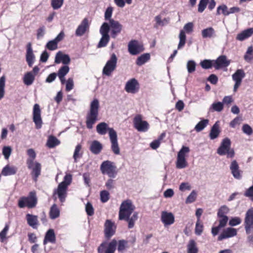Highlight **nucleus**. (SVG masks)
Returning <instances> with one entry per match:
<instances>
[{"label":"nucleus","mask_w":253,"mask_h":253,"mask_svg":"<svg viewBox=\"0 0 253 253\" xmlns=\"http://www.w3.org/2000/svg\"><path fill=\"white\" fill-rule=\"evenodd\" d=\"M102 148V145L100 142L94 140L90 144V150L93 154L97 155L100 153Z\"/></svg>","instance_id":"2f4dec72"},{"label":"nucleus","mask_w":253,"mask_h":253,"mask_svg":"<svg viewBox=\"0 0 253 253\" xmlns=\"http://www.w3.org/2000/svg\"><path fill=\"white\" fill-rule=\"evenodd\" d=\"M27 154L28 156V158L27 160L26 163L31 164L32 163L35 162L34 160L36 157V153L35 150L30 148L27 150Z\"/></svg>","instance_id":"49530a36"},{"label":"nucleus","mask_w":253,"mask_h":253,"mask_svg":"<svg viewBox=\"0 0 253 253\" xmlns=\"http://www.w3.org/2000/svg\"><path fill=\"white\" fill-rule=\"evenodd\" d=\"M64 0H51V6L54 9L60 8L63 5Z\"/></svg>","instance_id":"69168bd1"},{"label":"nucleus","mask_w":253,"mask_h":253,"mask_svg":"<svg viewBox=\"0 0 253 253\" xmlns=\"http://www.w3.org/2000/svg\"><path fill=\"white\" fill-rule=\"evenodd\" d=\"M245 228L247 234L253 232V207L250 209L246 212Z\"/></svg>","instance_id":"ddd939ff"},{"label":"nucleus","mask_w":253,"mask_h":253,"mask_svg":"<svg viewBox=\"0 0 253 253\" xmlns=\"http://www.w3.org/2000/svg\"><path fill=\"white\" fill-rule=\"evenodd\" d=\"M203 225L200 221V219H197L195 229V234L198 236L201 235L203 232Z\"/></svg>","instance_id":"603ef678"},{"label":"nucleus","mask_w":253,"mask_h":253,"mask_svg":"<svg viewBox=\"0 0 253 253\" xmlns=\"http://www.w3.org/2000/svg\"><path fill=\"white\" fill-rule=\"evenodd\" d=\"M197 195L196 191L193 190L186 198L185 203L186 204H190L194 202L196 199Z\"/></svg>","instance_id":"052dcab7"},{"label":"nucleus","mask_w":253,"mask_h":253,"mask_svg":"<svg viewBox=\"0 0 253 253\" xmlns=\"http://www.w3.org/2000/svg\"><path fill=\"white\" fill-rule=\"evenodd\" d=\"M198 248L194 240H190L187 245V253H198Z\"/></svg>","instance_id":"ea45409f"},{"label":"nucleus","mask_w":253,"mask_h":253,"mask_svg":"<svg viewBox=\"0 0 253 253\" xmlns=\"http://www.w3.org/2000/svg\"><path fill=\"white\" fill-rule=\"evenodd\" d=\"M253 52V46H249L248 48V49H247L246 54L244 55V59L246 61L249 62L253 59V56H252Z\"/></svg>","instance_id":"13d9d810"},{"label":"nucleus","mask_w":253,"mask_h":253,"mask_svg":"<svg viewBox=\"0 0 253 253\" xmlns=\"http://www.w3.org/2000/svg\"><path fill=\"white\" fill-rule=\"evenodd\" d=\"M28 168L32 170L31 174L32 175L35 181H37L38 177L41 174V164L37 162H34L31 164H27Z\"/></svg>","instance_id":"412c9836"},{"label":"nucleus","mask_w":253,"mask_h":253,"mask_svg":"<svg viewBox=\"0 0 253 253\" xmlns=\"http://www.w3.org/2000/svg\"><path fill=\"white\" fill-rule=\"evenodd\" d=\"M116 226L114 222L107 219L104 224V231L106 237L110 238L115 233Z\"/></svg>","instance_id":"aec40b11"},{"label":"nucleus","mask_w":253,"mask_h":253,"mask_svg":"<svg viewBox=\"0 0 253 253\" xmlns=\"http://www.w3.org/2000/svg\"><path fill=\"white\" fill-rule=\"evenodd\" d=\"M216 152L219 155L226 156V158L228 159H232L235 155V151L231 147V141L228 137L224 138L222 140Z\"/></svg>","instance_id":"7ed1b4c3"},{"label":"nucleus","mask_w":253,"mask_h":253,"mask_svg":"<svg viewBox=\"0 0 253 253\" xmlns=\"http://www.w3.org/2000/svg\"><path fill=\"white\" fill-rule=\"evenodd\" d=\"M222 13L224 16L229 15V8L225 4L219 5L217 8L216 14L219 15Z\"/></svg>","instance_id":"8fccbe9b"},{"label":"nucleus","mask_w":253,"mask_h":253,"mask_svg":"<svg viewBox=\"0 0 253 253\" xmlns=\"http://www.w3.org/2000/svg\"><path fill=\"white\" fill-rule=\"evenodd\" d=\"M194 24L192 22H189L186 24L183 27V29L180 31L179 35V42L178 44V49H180L184 47L186 43V35L191 33L193 31Z\"/></svg>","instance_id":"1a4fd4ad"},{"label":"nucleus","mask_w":253,"mask_h":253,"mask_svg":"<svg viewBox=\"0 0 253 253\" xmlns=\"http://www.w3.org/2000/svg\"><path fill=\"white\" fill-rule=\"evenodd\" d=\"M200 65L203 69H210L212 66L214 67L213 60L205 59L200 62Z\"/></svg>","instance_id":"3c124183"},{"label":"nucleus","mask_w":253,"mask_h":253,"mask_svg":"<svg viewBox=\"0 0 253 253\" xmlns=\"http://www.w3.org/2000/svg\"><path fill=\"white\" fill-rule=\"evenodd\" d=\"M59 144L60 141L55 137L51 135L48 138L46 145L49 148H52L58 145Z\"/></svg>","instance_id":"c03bdc74"},{"label":"nucleus","mask_w":253,"mask_h":253,"mask_svg":"<svg viewBox=\"0 0 253 253\" xmlns=\"http://www.w3.org/2000/svg\"><path fill=\"white\" fill-rule=\"evenodd\" d=\"M5 78L4 76L0 78V100L1 99L4 95Z\"/></svg>","instance_id":"5fc2aeb1"},{"label":"nucleus","mask_w":253,"mask_h":253,"mask_svg":"<svg viewBox=\"0 0 253 253\" xmlns=\"http://www.w3.org/2000/svg\"><path fill=\"white\" fill-rule=\"evenodd\" d=\"M143 50L142 45L137 41H131L128 44V50L131 55L138 54L143 51Z\"/></svg>","instance_id":"a211bd4d"},{"label":"nucleus","mask_w":253,"mask_h":253,"mask_svg":"<svg viewBox=\"0 0 253 253\" xmlns=\"http://www.w3.org/2000/svg\"><path fill=\"white\" fill-rule=\"evenodd\" d=\"M45 47L50 50H55L58 48V43L53 39L47 42Z\"/></svg>","instance_id":"6e6d98bb"},{"label":"nucleus","mask_w":253,"mask_h":253,"mask_svg":"<svg viewBox=\"0 0 253 253\" xmlns=\"http://www.w3.org/2000/svg\"><path fill=\"white\" fill-rule=\"evenodd\" d=\"M115 130L113 128L109 127L108 125L105 122L99 123L96 126V131L100 135H105L107 132L110 137L111 130Z\"/></svg>","instance_id":"bb28decb"},{"label":"nucleus","mask_w":253,"mask_h":253,"mask_svg":"<svg viewBox=\"0 0 253 253\" xmlns=\"http://www.w3.org/2000/svg\"><path fill=\"white\" fill-rule=\"evenodd\" d=\"M245 77V73L242 69H238L232 76L233 80L235 82L234 91L236 92L241 85L243 79Z\"/></svg>","instance_id":"6ab92c4d"},{"label":"nucleus","mask_w":253,"mask_h":253,"mask_svg":"<svg viewBox=\"0 0 253 253\" xmlns=\"http://www.w3.org/2000/svg\"><path fill=\"white\" fill-rule=\"evenodd\" d=\"M109 138L112 151L115 154L119 155L120 153V149L118 142L117 132L115 130H111Z\"/></svg>","instance_id":"dca6fc26"},{"label":"nucleus","mask_w":253,"mask_h":253,"mask_svg":"<svg viewBox=\"0 0 253 253\" xmlns=\"http://www.w3.org/2000/svg\"><path fill=\"white\" fill-rule=\"evenodd\" d=\"M26 219L29 226L34 229H37L38 225V216L30 213L26 214Z\"/></svg>","instance_id":"473e14b6"},{"label":"nucleus","mask_w":253,"mask_h":253,"mask_svg":"<svg viewBox=\"0 0 253 253\" xmlns=\"http://www.w3.org/2000/svg\"><path fill=\"white\" fill-rule=\"evenodd\" d=\"M100 169L103 174L107 175L110 178H115L118 173L115 163L109 160L103 162Z\"/></svg>","instance_id":"39448f33"},{"label":"nucleus","mask_w":253,"mask_h":253,"mask_svg":"<svg viewBox=\"0 0 253 253\" xmlns=\"http://www.w3.org/2000/svg\"><path fill=\"white\" fill-rule=\"evenodd\" d=\"M237 231L236 229L231 227L224 229L222 233L218 236V240L221 241L224 239L231 238L237 235Z\"/></svg>","instance_id":"a878e982"},{"label":"nucleus","mask_w":253,"mask_h":253,"mask_svg":"<svg viewBox=\"0 0 253 253\" xmlns=\"http://www.w3.org/2000/svg\"><path fill=\"white\" fill-rule=\"evenodd\" d=\"M35 79V75L32 72H28L24 75L23 81L24 84L27 85L29 86L33 84Z\"/></svg>","instance_id":"f704fd0d"},{"label":"nucleus","mask_w":253,"mask_h":253,"mask_svg":"<svg viewBox=\"0 0 253 253\" xmlns=\"http://www.w3.org/2000/svg\"><path fill=\"white\" fill-rule=\"evenodd\" d=\"M114 2L118 7L123 8L125 6L126 2L130 4L132 3V0H114Z\"/></svg>","instance_id":"338daca9"},{"label":"nucleus","mask_w":253,"mask_h":253,"mask_svg":"<svg viewBox=\"0 0 253 253\" xmlns=\"http://www.w3.org/2000/svg\"><path fill=\"white\" fill-rule=\"evenodd\" d=\"M72 175L71 174H67L64 177V180L60 183L57 188L54 189L53 197L55 199L58 197L61 203L65 201L67 195L68 187L71 183Z\"/></svg>","instance_id":"f257e3e1"},{"label":"nucleus","mask_w":253,"mask_h":253,"mask_svg":"<svg viewBox=\"0 0 253 253\" xmlns=\"http://www.w3.org/2000/svg\"><path fill=\"white\" fill-rule=\"evenodd\" d=\"M230 169L235 178L237 179H241V171L239 169V165L236 160H233L231 162L230 165Z\"/></svg>","instance_id":"393cba45"},{"label":"nucleus","mask_w":253,"mask_h":253,"mask_svg":"<svg viewBox=\"0 0 253 253\" xmlns=\"http://www.w3.org/2000/svg\"><path fill=\"white\" fill-rule=\"evenodd\" d=\"M60 211L56 204H53L50 210L49 216L52 219H54L59 216Z\"/></svg>","instance_id":"a19ab883"},{"label":"nucleus","mask_w":253,"mask_h":253,"mask_svg":"<svg viewBox=\"0 0 253 253\" xmlns=\"http://www.w3.org/2000/svg\"><path fill=\"white\" fill-rule=\"evenodd\" d=\"M139 89V84L134 78L131 79L126 82L125 89L127 93L134 94L137 92Z\"/></svg>","instance_id":"2eb2a0df"},{"label":"nucleus","mask_w":253,"mask_h":253,"mask_svg":"<svg viewBox=\"0 0 253 253\" xmlns=\"http://www.w3.org/2000/svg\"><path fill=\"white\" fill-rule=\"evenodd\" d=\"M26 59L29 66L32 67L35 61V56L30 42L28 43L26 46Z\"/></svg>","instance_id":"b1692460"},{"label":"nucleus","mask_w":253,"mask_h":253,"mask_svg":"<svg viewBox=\"0 0 253 253\" xmlns=\"http://www.w3.org/2000/svg\"><path fill=\"white\" fill-rule=\"evenodd\" d=\"M82 146L81 144H78L75 149V151L73 155V158L75 162H77L78 159L81 158L83 155V151H82Z\"/></svg>","instance_id":"37998d69"},{"label":"nucleus","mask_w":253,"mask_h":253,"mask_svg":"<svg viewBox=\"0 0 253 253\" xmlns=\"http://www.w3.org/2000/svg\"><path fill=\"white\" fill-rule=\"evenodd\" d=\"M74 86V81L73 78H70L66 82V90L69 91L71 90Z\"/></svg>","instance_id":"774afa93"},{"label":"nucleus","mask_w":253,"mask_h":253,"mask_svg":"<svg viewBox=\"0 0 253 253\" xmlns=\"http://www.w3.org/2000/svg\"><path fill=\"white\" fill-rule=\"evenodd\" d=\"M12 148L10 146H4L2 148V153L3 155L4 158L8 160L11 154Z\"/></svg>","instance_id":"bf43d9fd"},{"label":"nucleus","mask_w":253,"mask_h":253,"mask_svg":"<svg viewBox=\"0 0 253 253\" xmlns=\"http://www.w3.org/2000/svg\"><path fill=\"white\" fill-rule=\"evenodd\" d=\"M187 69L189 73H192L195 71L196 63L194 60H189L187 63Z\"/></svg>","instance_id":"680f3d73"},{"label":"nucleus","mask_w":253,"mask_h":253,"mask_svg":"<svg viewBox=\"0 0 253 253\" xmlns=\"http://www.w3.org/2000/svg\"><path fill=\"white\" fill-rule=\"evenodd\" d=\"M109 30H111V35L113 38H116L123 29V25L118 21L110 19L109 23Z\"/></svg>","instance_id":"4468645a"},{"label":"nucleus","mask_w":253,"mask_h":253,"mask_svg":"<svg viewBox=\"0 0 253 253\" xmlns=\"http://www.w3.org/2000/svg\"><path fill=\"white\" fill-rule=\"evenodd\" d=\"M117 241L113 239L110 243L104 242L98 248V253H114L116 249Z\"/></svg>","instance_id":"9d476101"},{"label":"nucleus","mask_w":253,"mask_h":253,"mask_svg":"<svg viewBox=\"0 0 253 253\" xmlns=\"http://www.w3.org/2000/svg\"><path fill=\"white\" fill-rule=\"evenodd\" d=\"M71 61L69 56L67 54H63L61 51H58L55 57V62L59 64L62 62L65 65H67L70 63Z\"/></svg>","instance_id":"cd10ccee"},{"label":"nucleus","mask_w":253,"mask_h":253,"mask_svg":"<svg viewBox=\"0 0 253 253\" xmlns=\"http://www.w3.org/2000/svg\"><path fill=\"white\" fill-rule=\"evenodd\" d=\"M213 63L215 69L218 70L227 67L230 64V61L227 59L225 56L221 55L218 57L216 60H213Z\"/></svg>","instance_id":"5701e85b"},{"label":"nucleus","mask_w":253,"mask_h":253,"mask_svg":"<svg viewBox=\"0 0 253 253\" xmlns=\"http://www.w3.org/2000/svg\"><path fill=\"white\" fill-rule=\"evenodd\" d=\"M69 67L67 65L61 67L58 70L57 75L58 76H65L69 72Z\"/></svg>","instance_id":"e2e57ef3"},{"label":"nucleus","mask_w":253,"mask_h":253,"mask_svg":"<svg viewBox=\"0 0 253 253\" xmlns=\"http://www.w3.org/2000/svg\"><path fill=\"white\" fill-rule=\"evenodd\" d=\"M201 35L204 39H211L216 36L215 31L211 27H208L202 30Z\"/></svg>","instance_id":"7c9ffc66"},{"label":"nucleus","mask_w":253,"mask_h":253,"mask_svg":"<svg viewBox=\"0 0 253 253\" xmlns=\"http://www.w3.org/2000/svg\"><path fill=\"white\" fill-rule=\"evenodd\" d=\"M33 120V122L35 124L36 128H41L42 126V121L41 117V110L40 106L38 104H35L34 105Z\"/></svg>","instance_id":"f8f14e48"},{"label":"nucleus","mask_w":253,"mask_h":253,"mask_svg":"<svg viewBox=\"0 0 253 253\" xmlns=\"http://www.w3.org/2000/svg\"><path fill=\"white\" fill-rule=\"evenodd\" d=\"M223 108V103L221 102H214L212 104L210 107V110L214 111L221 112Z\"/></svg>","instance_id":"864d4df0"},{"label":"nucleus","mask_w":253,"mask_h":253,"mask_svg":"<svg viewBox=\"0 0 253 253\" xmlns=\"http://www.w3.org/2000/svg\"><path fill=\"white\" fill-rule=\"evenodd\" d=\"M17 171V168L9 165L5 166L1 170V174L3 176H8L15 174Z\"/></svg>","instance_id":"72a5a7b5"},{"label":"nucleus","mask_w":253,"mask_h":253,"mask_svg":"<svg viewBox=\"0 0 253 253\" xmlns=\"http://www.w3.org/2000/svg\"><path fill=\"white\" fill-rule=\"evenodd\" d=\"M163 14L164 13L162 12L159 15H157L155 17L156 26H164L167 25L169 23L170 20L169 18L167 17L162 19V16Z\"/></svg>","instance_id":"c9c22d12"},{"label":"nucleus","mask_w":253,"mask_h":253,"mask_svg":"<svg viewBox=\"0 0 253 253\" xmlns=\"http://www.w3.org/2000/svg\"><path fill=\"white\" fill-rule=\"evenodd\" d=\"M253 35V28H250L242 31L236 36V39L239 41H243L250 38Z\"/></svg>","instance_id":"c85d7f7f"},{"label":"nucleus","mask_w":253,"mask_h":253,"mask_svg":"<svg viewBox=\"0 0 253 253\" xmlns=\"http://www.w3.org/2000/svg\"><path fill=\"white\" fill-rule=\"evenodd\" d=\"M229 211V208L226 206H221L218 210L217 212L218 216H226V214L228 213Z\"/></svg>","instance_id":"0e129e2a"},{"label":"nucleus","mask_w":253,"mask_h":253,"mask_svg":"<svg viewBox=\"0 0 253 253\" xmlns=\"http://www.w3.org/2000/svg\"><path fill=\"white\" fill-rule=\"evenodd\" d=\"M190 151V148L187 146H183L177 153V157L187 159Z\"/></svg>","instance_id":"a18cd8bd"},{"label":"nucleus","mask_w":253,"mask_h":253,"mask_svg":"<svg viewBox=\"0 0 253 253\" xmlns=\"http://www.w3.org/2000/svg\"><path fill=\"white\" fill-rule=\"evenodd\" d=\"M37 203V198L36 192L33 191L30 192L27 197H22L18 201V206L20 208L25 207L28 208L35 207Z\"/></svg>","instance_id":"423d86ee"},{"label":"nucleus","mask_w":253,"mask_h":253,"mask_svg":"<svg viewBox=\"0 0 253 253\" xmlns=\"http://www.w3.org/2000/svg\"><path fill=\"white\" fill-rule=\"evenodd\" d=\"M117 63V57L115 53H113L103 67L102 74L108 77L111 76L116 68Z\"/></svg>","instance_id":"6e6552de"},{"label":"nucleus","mask_w":253,"mask_h":253,"mask_svg":"<svg viewBox=\"0 0 253 253\" xmlns=\"http://www.w3.org/2000/svg\"><path fill=\"white\" fill-rule=\"evenodd\" d=\"M137 219L138 213L137 212H134L132 213V215L131 217H130V216H128L123 220H125L128 222V228L131 229L133 227L134 223Z\"/></svg>","instance_id":"4c0bfd02"},{"label":"nucleus","mask_w":253,"mask_h":253,"mask_svg":"<svg viewBox=\"0 0 253 253\" xmlns=\"http://www.w3.org/2000/svg\"><path fill=\"white\" fill-rule=\"evenodd\" d=\"M100 200L102 203L107 202L110 199V194L107 190H102L100 193Z\"/></svg>","instance_id":"4d7b16f0"},{"label":"nucleus","mask_w":253,"mask_h":253,"mask_svg":"<svg viewBox=\"0 0 253 253\" xmlns=\"http://www.w3.org/2000/svg\"><path fill=\"white\" fill-rule=\"evenodd\" d=\"M133 126L134 128L140 132H146L149 128V125L146 121L142 120L140 115H137L133 119Z\"/></svg>","instance_id":"9b49d317"},{"label":"nucleus","mask_w":253,"mask_h":253,"mask_svg":"<svg viewBox=\"0 0 253 253\" xmlns=\"http://www.w3.org/2000/svg\"><path fill=\"white\" fill-rule=\"evenodd\" d=\"M220 133L219 125L218 122H216L212 126L210 133V137L211 139H214L217 138Z\"/></svg>","instance_id":"e433bc0d"},{"label":"nucleus","mask_w":253,"mask_h":253,"mask_svg":"<svg viewBox=\"0 0 253 253\" xmlns=\"http://www.w3.org/2000/svg\"><path fill=\"white\" fill-rule=\"evenodd\" d=\"M117 250L120 253H124L128 248V242L125 240H121L117 242Z\"/></svg>","instance_id":"58836bf2"},{"label":"nucleus","mask_w":253,"mask_h":253,"mask_svg":"<svg viewBox=\"0 0 253 253\" xmlns=\"http://www.w3.org/2000/svg\"><path fill=\"white\" fill-rule=\"evenodd\" d=\"M99 102L97 99H94L91 102L89 109L86 115V126L87 128L91 129L98 120Z\"/></svg>","instance_id":"f03ea898"},{"label":"nucleus","mask_w":253,"mask_h":253,"mask_svg":"<svg viewBox=\"0 0 253 253\" xmlns=\"http://www.w3.org/2000/svg\"><path fill=\"white\" fill-rule=\"evenodd\" d=\"M174 216L171 212L162 211L161 215V220L165 227H167L174 223Z\"/></svg>","instance_id":"f3484780"},{"label":"nucleus","mask_w":253,"mask_h":253,"mask_svg":"<svg viewBox=\"0 0 253 253\" xmlns=\"http://www.w3.org/2000/svg\"><path fill=\"white\" fill-rule=\"evenodd\" d=\"M209 124V120L208 119H204L199 122L195 126V129L197 132H200L203 130Z\"/></svg>","instance_id":"09e8293b"},{"label":"nucleus","mask_w":253,"mask_h":253,"mask_svg":"<svg viewBox=\"0 0 253 253\" xmlns=\"http://www.w3.org/2000/svg\"><path fill=\"white\" fill-rule=\"evenodd\" d=\"M135 209V206L130 200H126L123 201L120 207L119 219L123 220L126 218L128 216L133 213Z\"/></svg>","instance_id":"20e7f679"},{"label":"nucleus","mask_w":253,"mask_h":253,"mask_svg":"<svg viewBox=\"0 0 253 253\" xmlns=\"http://www.w3.org/2000/svg\"><path fill=\"white\" fill-rule=\"evenodd\" d=\"M176 167L178 169H183L188 166V162L185 158H181L177 156L175 162Z\"/></svg>","instance_id":"79ce46f5"},{"label":"nucleus","mask_w":253,"mask_h":253,"mask_svg":"<svg viewBox=\"0 0 253 253\" xmlns=\"http://www.w3.org/2000/svg\"><path fill=\"white\" fill-rule=\"evenodd\" d=\"M109 32V24L106 22L103 23L99 30V33L101 35L102 37L98 43V48L105 47L107 45L110 40Z\"/></svg>","instance_id":"0eeeda50"},{"label":"nucleus","mask_w":253,"mask_h":253,"mask_svg":"<svg viewBox=\"0 0 253 253\" xmlns=\"http://www.w3.org/2000/svg\"><path fill=\"white\" fill-rule=\"evenodd\" d=\"M150 58V56L149 53L143 54L138 57L136 60V64L138 66H141L148 61Z\"/></svg>","instance_id":"de8ad7c7"},{"label":"nucleus","mask_w":253,"mask_h":253,"mask_svg":"<svg viewBox=\"0 0 253 253\" xmlns=\"http://www.w3.org/2000/svg\"><path fill=\"white\" fill-rule=\"evenodd\" d=\"M89 23L87 18H85L78 26L76 30V35L77 36H82L89 30Z\"/></svg>","instance_id":"4be33fe9"},{"label":"nucleus","mask_w":253,"mask_h":253,"mask_svg":"<svg viewBox=\"0 0 253 253\" xmlns=\"http://www.w3.org/2000/svg\"><path fill=\"white\" fill-rule=\"evenodd\" d=\"M55 242L56 236L54 231L52 229H49L45 233L43 244L45 245L48 242L54 244Z\"/></svg>","instance_id":"c756f323"}]
</instances>
